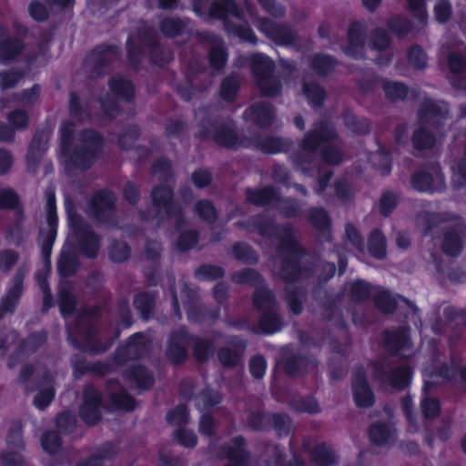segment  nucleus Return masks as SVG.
Here are the masks:
<instances>
[{
	"label": "nucleus",
	"mask_w": 466,
	"mask_h": 466,
	"mask_svg": "<svg viewBox=\"0 0 466 466\" xmlns=\"http://www.w3.org/2000/svg\"><path fill=\"white\" fill-rule=\"evenodd\" d=\"M196 14L203 18H217L224 22L226 29L249 43L257 40L253 31L248 25V21L255 22L256 15L249 8L239 11L232 0H191Z\"/></svg>",
	"instance_id": "nucleus-1"
},
{
	"label": "nucleus",
	"mask_w": 466,
	"mask_h": 466,
	"mask_svg": "<svg viewBox=\"0 0 466 466\" xmlns=\"http://www.w3.org/2000/svg\"><path fill=\"white\" fill-rule=\"evenodd\" d=\"M61 156L66 163L69 162L79 168H86L91 165L96 150L101 145V137L88 131L81 135L84 147L71 152V140L74 132L73 124L66 122L61 129Z\"/></svg>",
	"instance_id": "nucleus-2"
},
{
	"label": "nucleus",
	"mask_w": 466,
	"mask_h": 466,
	"mask_svg": "<svg viewBox=\"0 0 466 466\" xmlns=\"http://www.w3.org/2000/svg\"><path fill=\"white\" fill-rule=\"evenodd\" d=\"M334 137L333 128L327 123H321L305 137L303 149L309 153L319 149L323 162L337 165L341 161L342 156Z\"/></svg>",
	"instance_id": "nucleus-3"
},
{
	"label": "nucleus",
	"mask_w": 466,
	"mask_h": 466,
	"mask_svg": "<svg viewBox=\"0 0 466 466\" xmlns=\"http://www.w3.org/2000/svg\"><path fill=\"white\" fill-rule=\"evenodd\" d=\"M57 218L56 213L55 194L49 189L46 192V228L41 229L40 241L42 255L45 259L44 276H37V281L44 292L45 300L49 297L48 289L46 283V275L49 268L48 258L51 255V249L56 235Z\"/></svg>",
	"instance_id": "nucleus-4"
},
{
	"label": "nucleus",
	"mask_w": 466,
	"mask_h": 466,
	"mask_svg": "<svg viewBox=\"0 0 466 466\" xmlns=\"http://www.w3.org/2000/svg\"><path fill=\"white\" fill-rule=\"evenodd\" d=\"M459 370L455 367L441 369L439 371L431 370L428 368L423 370L424 387L421 400V410L426 418H433L440 412L439 401L431 398L428 394V390L437 384L455 378Z\"/></svg>",
	"instance_id": "nucleus-5"
},
{
	"label": "nucleus",
	"mask_w": 466,
	"mask_h": 466,
	"mask_svg": "<svg viewBox=\"0 0 466 466\" xmlns=\"http://www.w3.org/2000/svg\"><path fill=\"white\" fill-rule=\"evenodd\" d=\"M254 303L258 309L265 310L259 321L260 330L268 334L279 330L281 321L275 311L272 293L265 289L258 290Z\"/></svg>",
	"instance_id": "nucleus-6"
},
{
	"label": "nucleus",
	"mask_w": 466,
	"mask_h": 466,
	"mask_svg": "<svg viewBox=\"0 0 466 466\" xmlns=\"http://www.w3.org/2000/svg\"><path fill=\"white\" fill-rule=\"evenodd\" d=\"M252 67L258 86L265 96H275L279 92V81L272 76V62L264 55L253 56Z\"/></svg>",
	"instance_id": "nucleus-7"
},
{
	"label": "nucleus",
	"mask_w": 466,
	"mask_h": 466,
	"mask_svg": "<svg viewBox=\"0 0 466 466\" xmlns=\"http://www.w3.org/2000/svg\"><path fill=\"white\" fill-rule=\"evenodd\" d=\"M152 200L156 217L171 218L177 224L180 223L179 208L172 201V191L169 187L163 186L154 188Z\"/></svg>",
	"instance_id": "nucleus-8"
},
{
	"label": "nucleus",
	"mask_w": 466,
	"mask_h": 466,
	"mask_svg": "<svg viewBox=\"0 0 466 466\" xmlns=\"http://www.w3.org/2000/svg\"><path fill=\"white\" fill-rule=\"evenodd\" d=\"M374 377L381 382L388 383L394 388H403L407 386L411 378V372L406 366H400L390 370L388 372V366L384 363L372 365Z\"/></svg>",
	"instance_id": "nucleus-9"
},
{
	"label": "nucleus",
	"mask_w": 466,
	"mask_h": 466,
	"mask_svg": "<svg viewBox=\"0 0 466 466\" xmlns=\"http://www.w3.org/2000/svg\"><path fill=\"white\" fill-rule=\"evenodd\" d=\"M412 186L422 192H437L444 188L445 182L438 166H432L428 170L418 172L412 177Z\"/></svg>",
	"instance_id": "nucleus-10"
},
{
	"label": "nucleus",
	"mask_w": 466,
	"mask_h": 466,
	"mask_svg": "<svg viewBox=\"0 0 466 466\" xmlns=\"http://www.w3.org/2000/svg\"><path fill=\"white\" fill-rule=\"evenodd\" d=\"M101 396L93 387H87L84 392V402L80 414L86 423L96 422L101 416Z\"/></svg>",
	"instance_id": "nucleus-11"
},
{
	"label": "nucleus",
	"mask_w": 466,
	"mask_h": 466,
	"mask_svg": "<svg viewBox=\"0 0 466 466\" xmlns=\"http://www.w3.org/2000/svg\"><path fill=\"white\" fill-rule=\"evenodd\" d=\"M354 400L359 407H369L374 401V396L370 389L362 370L355 371L352 382Z\"/></svg>",
	"instance_id": "nucleus-12"
},
{
	"label": "nucleus",
	"mask_w": 466,
	"mask_h": 466,
	"mask_svg": "<svg viewBox=\"0 0 466 466\" xmlns=\"http://www.w3.org/2000/svg\"><path fill=\"white\" fill-rule=\"evenodd\" d=\"M8 451L2 455V463L4 466H20L23 462L19 453L23 448L21 438V428L15 427L7 438Z\"/></svg>",
	"instance_id": "nucleus-13"
},
{
	"label": "nucleus",
	"mask_w": 466,
	"mask_h": 466,
	"mask_svg": "<svg viewBox=\"0 0 466 466\" xmlns=\"http://www.w3.org/2000/svg\"><path fill=\"white\" fill-rule=\"evenodd\" d=\"M258 29L269 39L279 45H289L293 42L292 31L282 25H277L271 20H263L258 24Z\"/></svg>",
	"instance_id": "nucleus-14"
},
{
	"label": "nucleus",
	"mask_w": 466,
	"mask_h": 466,
	"mask_svg": "<svg viewBox=\"0 0 466 466\" xmlns=\"http://www.w3.org/2000/svg\"><path fill=\"white\" fill-rule=\"evenodd\" d=\"M465 238V227L461 222L456 221L453 228L444 235L442 241L443 251L451 256L459 254L462 248Z\"/></svg>",
	"instance_id": "nucleus-15"
},
{
	"label": "nucleus",
	"mask_w": 466,
	"mask_h": 466,
	"mask_svg": "<svg viewBox=\"0 0 466 466\" xmlns=\"http://www.w3.org/2000/svg\"><path fill=\"white\" fill-rule=\"evenodd\" d=\"M448 115V106L444 102L428 101L421 111L420 118L429 127L438 128Z\"/></svg>",
	"instance_id": "nucleus-16"
},
{
	"label": "nucleus",
	"mask_w": 466,
	"mask_h": 466,
	"mask_svg": "<svg viewBox=\"0 0 466 466\" xmlns=\"http://www.w3.org/2000/svg\"><path fill=\"white\" fill-rule=\"evenodd\" d=\"M193 340L184 329L173 333L169 339L167 355L173 362H180L187 357V347Z\"/></svg>",
	"instance_id": "nucleus-17"
},
{
	"label": "nucleus",
	"mask_w": 466,
	"mask_h": 466,
	"mask_svg": "<svg viewBox=\"0 0 466 466\" xmlns=\"http://www.w3.org/2000/svg\"><path fill=\"white\" fill-rule=\"evenodd\" d=\"M365 25L360 22L353 23L349 28V44L344 52L346 55L357 57L364 49Z\"/></svg>",
	"instance_id": "nucleus-18"
},
{
	"label": "nucleus",
	"mask_w": 466,
	"mask_h": 466,
	"mask_svg": "<svg viewBox=\"0 0 466 466\" xmlns=\"http://www.w3.org/2000/svg\"><path fill=\"white\" fill-rule=\"evenodd\" d=\"M385 344L389 350L397 352L404 358L410 356L408 351H410L411 343L407 330L388 332Z\"/></svg>",
	"instance_id": "nucleus-19"
},
{
	"label": "nucleus",
	"mask_w": 466,
	"mask_h": 466,
	"mask_svg": "<svg viewBox=\"0 0 466 466\" xmlns=\"http://www.w3.org/2000/svg\"><path fill=\"white\" fill-rule=\"evenodd\" d=\"M154 45V36L150 30H145L142 34L132 35L127 40V53L132 63L137 62V53L144 52V48L151 49Z\"/></svg>",
	"instance_id": "nucleus-20"
},
{
	"label": "nucleus",
	"mask_w": 466,
	"mask_h": 466,
	"mask_svg": "<svg viewBox=\"0 0 466 466\" xmlns=\"http://www.w3.org/2000/svg\"><path fill=\"white\" fill-rule=\"evenodd\" d=\"M112 407L125 410H132L135 408L134 400L119 387L117 383H110L106 387Z\"/></svg>",
	"instance_id": "nucleus-21"
},
{
	"label": "nucleus",
	"mask_w": 466,
	"mask_h": 466,
	"mask_svg": "<svg viewBox=\"0 0 466 466\" xmlns=\"http://www.w3.org/2000/svg\"><path fill=\"white\" fill-rule=\"evenodd\" d=\"M245 117L259 127L269 126L274 118L272 108L267 104L252 106L245 113Z\"/></svg>",
	"instance_id": "nucleus-22"
},
{
	"label": "nucleus",
	"mask_w": 466,
	"mask_h": 466,
	"mask_svg": "<svg viewBox=\"0 0 466 466\" xmlns=\"http://www.w3.org/2000/svg\"><path fill=\"white\" fill-rule=\"evenodd\" d=\"M115 203L114 196L109 192H98L93 198L91 206L94 216L101 219L107 213Z\"/></svg>",
	"instance_id": "nucleus-23"
},
{
	"label": "nucleus",
	"mask_w": 466,
	"mask_h": 466,
	"mask_svg": "<svg viewBox=\"0 0 466 466\" xmlns=\"http://www.w3.org/2000/svg\"><path fill=\"white\" fill-rule=\"evenodd\" d=\"M48 142V137L46 134H36L33 140L30 143L28 154L26 157V161L29 167L35 165L45 151L46 150V146Z\"/></svg>",
	"instance_id": "nucleus-24"
},
{
	"label": "nucleus",
	"mask_w": 466,
	"mask_h": 466,
	"mask_svg": "<svg viewBox=\"0 0 466 466\" xmlns=\"http://www.w3.org/2000/svg\"><path fill=\"white\" fill-rule=\"evenodd\" d=\"M225 456L229 460L228 466H247L248 457L243 449V439L236 438L233 446L224 451Z\"/></svg>",
	"instance_id": "nucleus-25"
},
{
	"label": "nucleus",
	"mask_w": 466,
	"mask_h": 466,
	"mask_svg": "<svg viewBox=\"0 0 466 466\" xmlns=\"http://www.w3.org/2000/svg\"><path fill=\"white\" fill-rule=\"evenodd\" d=\"M55 396V390L53 387V380L49 377L44 378L41 382L38 391L34 399V404L38 409L46 408L53 400Z\"/></svg>",
	"instance_id": "nucleus-26"
},
{
	"label": "nucleus",
	"mask_w": 466,
	"mask_h": 466,
	"mask_svg": "<svg viewBox=\"0 0 466 466\" xmlns=\"http://www.w3.org/2000/svg\"><path fill=\"white\" fill-rule=\"evenodd\" d=\"M127 380H130L131 387H137L141 390L148 388L152 383V378L147 370L140 366H135L128 372Z\"/></svg>",
	"instance_id": "nucleus-27"
},
{
	"label": "nucleus",
	"mask_w": 466,
	"mask_h": 466,
	"mask_svg": "<svg viewBox=\"0 0 466 466\" xmlns=\"http://www.w3.org/2000/svg\"><path fill=\"white\" fill-rule=\"evenodd\" d=\"M22 290V279L17 278L15 279L13 287L8 290L6 296L2 300L0 305V312L12 311L20 297Z\"/></svg>",
	"instance_id": "nucleus-28"
},
{
	"label": "nucleus",
	"mask_w": 466,
	"mask_h": 466,
	"mask_svg": "<svg viewBox=\"0 0 466 466\" xmlns=\"http://www.w3.org/2000/svg\"><path fill=\"white\" fill-rule=\"evenodd\" d=\"M109 86L112 94L119 98L129 99L134 93L131 83L122 76L112 78Z\"/></svg>",
	"instance_id": "nucleus-29"
},
{
	"label": "nucleus",
	"mask_w": 466,
	"mask_h": 466,
	"mask_svg": "<svg viewBox=\"0 0 466 466\" xmlns=\"http://www.w3.org/2000/svg\"><path fill=\"white\" fill-rule=\"evenodd\" d=\"M249 202L256 205L272 204L279 199L278 194L272 188H264L260 190H251L248 193Z\"/></svg>",
	"instance_id": "nucleus-30"
},
{
	"label": "nucleus",
	"mask_w": 466,
	"mask_h": 466,
	"mask_svg": "<svg viewBox=\"0 0 466 466\" xmlns=\"http://www.w3.org/2000/svg\"><path fill=\"white\" fill-rule=\"evenodd\" d=\"M244 348V343L242 341H238L233 350L229 348L223 349L218 354L220 362L224 366H235L239 361L240 355Z\"/></svg>",
	"instance_id": "nucleus-31"
},
{
	"label": "nucleus",
	"mask_w": 466,
	"mask_h": 466,
	"mask_svg": "<svg viewBox=\"0 0 466 466\" xmlns=\"http://www.w3.org/2000/svg\"><path fill=\"white\" fill-rule=\"evenodd\" d=\"M115 453V447L106 445L97 454L88 461L80 462L77 466H106Z\"/></svg>",
	"instance_id": "nucleus-32"
},
{
	"label": "nucleus",
	"mask_w": 466,
	"mask_h": 466,
	"mask_svg": "<svg viewBox=\"0 0 466 466\" xmlns=\"http://www.w3.org/2000/svg\"><path fill=\"white\" fill-rule=\"evenodd\" d=\"M313 460L317 466H331L335 462V454L329 446L321 444L315 448Z\"/></svg>",
	"instance_id": "nucleus-33"
},
{
	"label": "nucleus",
	"mask_w": 466,
	"mask_h": 466,
	"mask_svg": "<svg viewBox=\"0 0 466 466\" xmlns=\"http://www.w3.org/2000/svg\"><path fill=\"white\" fill-rule=\"evenodd\" d=\"M209 58L211 66L216 69L223 67L227 61V54L221 41L218 38H213L212 40Z\"/></svg>",
	"instance_id": "nucleus-34"
},
{
	"label": "nucleus",
	"mask_w": 466,
	"mask_h": 466,
	"mask_svg": "<svg viewBox=\"0 0 466 466\" xmlns=\"http://www.w3.org/2000/svg\"><path fill=\"white\" fill-rule=\"evenodd\" d=\"M393 434L392 429L384 423H375L371 426L370 438L372 442L382 444L388 441Z\"/></svg>",
	"instance_id": "nucleus-35"
},
{
	"label": "nucleus",
	"mask_w": 466,
	"mask_h": 466,
	"mask_svg": "<svg viewBox=\"0 0 466 466\" xmlns=\"http://www.w3.org/2000/svg\"><path fill=\"white\" fill-rule=\"evenodd\" d=\"M369 250L377 258H382L386 255L385 238L380 232L374 231L371 233L369 238Z\"/></svg>",
	"instance_id": "nucleus-36"
},
{
	"label": "nucleus",
	"mask_w": 466,
	"mask_h": 466,
	"mask_svg": "<svg viewBox=\"0 0 466 466\" xmlns=\"http://www.w3.org/2000/svg\"><path fill=\"white\" fill-rule=\"evenodd\" d=\"M375 301L377 307L380 310L388 313L393 311L396 305L399 304L400 301L404 302L405 299L399 298V300L397 301L396 299L392 297L388 291H380L378 293Z\"/></svg>",
	"instance_id": "nucleus-37"
},
{
	"label": "nucleus",
	"mask_w": 466,
	"mask_h": 466,
	"mask_svg": "<svg viewBox=\"0 0 466 466\" xmlns=\"http://www.w3.org/2000/svg\"><path fill=\"white\" fill-rule=\"evenodd\" d=\"M22 49L18 40H9L0 46V60L3 62L13 59Z\"/></svg>",
	"instance_id": "nucleus-38"
},
{
	"label": "nucleus",
	"mask_w": 466,
	"mask_h": 466,
	"mask_svg": "<svg viewBox=\"0 0 466 466\" xmlns=\"http://www.w3.org/2000/svg\"><path fill=\"white\" fill-rule=\"evenodd\" d=\"M383 87L387 97L391 100L402 99L407 95V87L399 82L387 81Z\"/></svg>",
	"instance_id": "nucleus-39"
},
{
	"label": "nucleus",
	"mask_w": 466,
	"mask_h": 466,
	"mask_svg": "<svg viewBox=\"0 0 466 466\" xmlns=\"http://www.w3.org/2000/svg\"><path fill=\"white\" fill-rule=\"evenodd\" d=\"M304 94L313 106H319L324 98L323 89L317 84L305 83L303 87Z\"/></svg>",
	"instance_id": "nucleus-40"
},
{
	"label": "nucleus",
	"mask_w": 466,
	"mask_h": 466,
	"mask_svg": "<svg viewBox=\"0 0 466 466\" xmlns=\"http://www.w3.org/2000/svg\"><path fill=\"white\" fill-rule=\"evenodd\" d=\"M212 138L226 147H235L237 145L236 134L230 127H221L212 135Z\"/></svg>",
	"instance_id": "nucleus-41"
},
{
	"label": "nucleus",
	"mask_w": 466,
	"mask_h": 466,
	"mask_svg": "<svg viewBox=\"0 0 466 466\" xmlns=\"http://www.w3.org/2000/svg\"><path fill=\"white\" fill-rule=\"evenodd\" d=\"M76 268V262L74 257L63 250L60 259L58 261L59 273L64 276H69L75 272Z\"/></svg>",
	"instance_id": "nucleus-42"
},
{
	"label": "nucleus",
	"mask_w": 466,
	"mask_h": 466,
	"mask_svg": "<svg viewBox=\"0 0 466 466\" xmlns=\"http://www.w3.org/2000/svg\"><path fill=\"white\" fill-rule=\"evenodd\" d=\"M412 142L417 148H429L434 144L435 138L422 127H419L414 131Z\"/></svg>",
	"instance_id": "nucleus-43"
},
{
	"label": "nucleus",
	"mask_w": 466,
	"mask_h": 466,
	"mask_svg": "<svg viewBox=\"0 0 466 466\" xmlns=\"http://www.w3.org/2000/svg\"><path fill=\"white\" fill-rule=\"evenodd\" d=\"M466 65V55L462 48L452 52L448 58V66L452 74L460 73Z\"/></svg>",
	"instance_id": "nucleus-44"
},
{
	"label": "nucleus",
	"mask_w": 466,
	"mask_h": 466,
	"mask_svg": "<svg viewBox=\"0 0 466 466\" xmlns=\"http://www.w3.org/2000/svg\"><path fill=\"white\" fill-rule=\"evenodd\" d=\"M81 248L86 257L93 258L96 255L98 241L92 232L86 231L84 234Z\"/></svg>",
	"instance_id": "nucleus-45"
},
{
	"label": "nucleus",
	"mask_w": 466,
	"mask_h": 466,
	"mask_svg": "<svg viewBox=\"0 0 466 466\" xmlns=\"http://www.w3.org/2000/svg\"><path fill=\"white\" fill-rule=\"evenodd\" d=\"M410 11L415 18L421 24H424L428 19V12L426 8L425 0H406Z\"/></svg>",
	"instance_id": "nucleus-46"
},
{
	"label": "nucleus",
	"mask_w": 466,
	"mask_h": 466,
	"mask_svg": "<svg viewBox=\"0 0 466 466\" xmlns=\"http://www.w3.org/2000/svg\"><path fill=\"white\" fill-rule=\"evenodd\" d=\"M185 28V23L179 19H165L161 25V30L167 36H174L181 33Z\"/></svg>",
	"instance_id": "nucleus-47"
},
{
	"label": "nucleus",
	"mask_w": 466,
	"mask_h": 466,
	"mask_svg": "<svg viewBox=\"0 0 466 466\" xmlns=\"http://www.w3.org/2000/svg\"><path fill=\"white\" fill-rule=\"evenodd\" d=\"M390 37L382 29H377L371 35L370 46L377 51H384L390 46Z\"/></svg>",
	"instance_id": "nucleus-48"
},
{
	"label": "nucleus",
	"mask_w": 466,
	"mask_h": 466,
	"mask_svg": "<svg viewBox=\"0 0 466 466\" xmlns=\"http://www.w3.org/2000/svg\"><path fill=\"white\" fill-rule=\"evenodd\" d=\"M451 15V5L448 0H438L434 6V16L439 23L447 22Z\"/></svg>",
	"instance_id": "nucleus-49"
},
{
	"label": "nucleus",
	"mask_w": 466,
	"mask_h": 466,
	"mask_svg": "<svg viewBox=\"0 0 466 466\" xmlns=\"http://www.w3.org/2000/svg\"><path fill=\"white\" fill-rule=\"evenodd\" d=\"M8 123L15 131L25 128L28 122V116L23 110H15L8 115Z\"/></svg>",
	"instance_id": "nucleus-50"
},
{
	"label": "nucleus",
	"mask_w": 466,
	"mask_h": 466,
	"mask_svg": "<svg viewBox=\"0 0 466 466\" xmlns=\"http://www.w3.org/2000/svg\"><path fill=\"white\" fill-rule=\"evenodd\" d=\"M43 449L50 453H56L60 448V440L56 432H46L41 438Z\"/></svg>",
	"instance_id": "nucleus-51"
},
{
	"label": "nucleus",
	"mask_w": 466,
	"mask_h": 466,
	"mask_svg": "<svg viewBox=\"0 0 466 466\" xmlns=\"http://www.w3.org/2000/svg\"><path fill=\"white\" fill-rule=\"evenodd\" d=\"M255 146L266 153H278L283 149L282 142L273 137L256 141Z\"/></svg>",
	"instance_id": "nucleus-52"
},
{
	"label": "nucleus",
	"mask_w": 466,
	"mask_h": 466,
	"mask_svg": "<svg viewBox=\"0 0 466 466\" xmlns=\"http://www.w3.org/2000/svg\"><path fill=\"white\" fill-rule=\"evenodd\" d=\"M312 66L317 73L324 75L334 68V61L328 56L319 55L315 56Z\"/></svg>",
	"instance_id": "nucleus-53"
},
{
	"label": "nucleus",
	"mask_w": 466,
	"mask_h": 466,
	"mask_svg": "<svg viewBox=\"0 0 466 466\" xmlns=\"http://www.w3.org/2000/svg\"><path fill=\"white\" fill-rule=\"evenodd\" d=\"M187 410L185 406L180 405L168 412L167 420L169 423L179 425L187 421Z\"/></svg>",
	"instance_id": "nucleus-54"
},
{
	"label": "nucleus",
	"mask_w": 466,
	"mask_h": 466,
	"mask_svg": "<svg viewBox=\"0 0 466 466\" xmlns=\"http://www.w3.org/2000/svg\"><path fill=\"white\" fill-rule=\"evenodd\" d=\"M409 62L415 68H422L427 63L425 53L418 46H414L409 53Z\"/></svg>",
	"instance_id": "nucleus-55"
},
{
	"label": "nucleus",
	"mask_w": 466,
	"mask_h": 466,
	"mask_svg": "<svg viewBox=\"0 0 466 466\" xmlns=\"http://www.w3.org/2000/svg\"><path fill=\"white\" fill-rule=\"evenodd\" d=\"M398 204V197L393 193L382 195L380 202V210L383 215L390 214Z\"/></svg>",
	"instance_id": "nucleus-56"
},
{
	"label": "nucleus",
	"mask_w": 466,
	"mask_h": 466,
	"mask_svg": "<svg viewBox=\"0 0 466 466\" xmlns=\"http://www.w3.org/2000/svg\"><path fill=\"white\" fill-rule=\"evenodd\" d=\"M196 274L199 279H218L223 276V270L217 266L206 265L200 267Z\"/></svg>",
	"instance_id": "nucleus-57"
},
{
	"label": "nucleus",
	"mask_w": 466,
	"mask_h": 466,
	"mask_svg": "<svg viewBox=\"0 0 466 466\" xmlns=\"http://www.w3.org/2000/svg\"><path fill=\"white\" fill-rule=\"evenodd\" d=\"M389 26L394 34L403 35L410 31V23L405 18L394 17L390 19Z\"/></svg>",
	"instance_id": "nucleus-58"
},
{
	"label": "nucleus",
	"mask_w": 466,
	"mask_h": 466,
	"mask_svg": "<svg viewBox=\"0 0 466 466\" xmlns=\"http://www.w3.org/2000/svg\"><path fill=\"white\" fill-rule=\"evenodd\" d=\"M129 256V248L127 244L117 242L112 246L110 250V258L116 262H121L127 259Z\"/></svg>",
	"instance_id": "nucleus-59"
},
{
	"label": "nucleus",
	"mask_w": 466,
	"mask_h": 466,
	"mask_svg": "<svg viewBox=\"0 0 466 466\" xmlns=\"http://www.w3.org/2000/svg\"><path fill=\"white\" fill-rule=\"evenodd\" d=\"M18 202L17 196L12 189H0V207L5 208H12Z\"/></svg>",
	"instance_id": "nucleus-60"
},
{
	"label": "nucleus",
	"mask_w": 466,
	"mask_h": 466,
	"mask_svg": "<svg viewBox=\"0 0 466 466\" xmlns=\"http://www.w3.org/2000/svg\"><path fill=\"white\" fill-rule=\"evenodd\" d=\"M238 82L235 77L226 78L221 85V96L226 100H231L237 91Z\"/></svg>",
	"instance_id": "nucleus-61"
},
{
	"label": "nucleus",
	"mask_w": 466,
	"mask_h": 466,
	"mask_svg": "<svg viewBox=\"0 0 466 466\" xmlns=\"http://www.w3.org/2000/svg\"><path fill=\"white\" fill-rule=\"evenodd\" d=\"M220 400V398L216 393H211L209 391L203 392L198 398V409L202 411L203 409L211 407L217 403H218Z\"/></svg>",
	"instance_id": "nucleus-62"
},
{
	"label": "nucleus",
	"mask_w": 466,
	"mask_h": 466,
	"mask_svg": "<svg viewBox=\"0 0 466 466\" xmlns=\"http://www.w3.org/2000/svg\"><path fill=\"white\" fill-rule=\"evenodd\" d=\"M177 441L185 447H194L197 443L196 435L187 430L179 429L176 432Z\"/></svg>",
	"instance_id": "nucleus-63"
},
{
	"label": "nucleus",
	"mask_w": 466,
	"mask_h": 466,
	"mask_svg": "<svg viewBox=\"0 0 466 466\" xmlns=\"http://www.w3.org/2000/svg\"><path fill=\"white\" fill-rule=\"evenodd\" d=\"M212 353L210 344L203 340L194 342V355L198 360H205Z\"/></svg>",
	"instance_id": "nucleus-64"
}]
</instances>
